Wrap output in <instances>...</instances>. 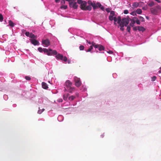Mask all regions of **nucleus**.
I'll return each instance as SVG.
<instances>
[{"label": "nucleus", "mask_w": 161, "mask_h": 161, "mask_svg": "<svg viewBox=\"0 0 161 161\" xmlns=\"http://www.w3.org/2000/svg\"><path fill=\"white\" fill-rule=\"evenodd\" d=\"M38 50L41 53L43 51L45 53H46L48 56L56 55L55 57L57 59H60L64 62L67 61L68 64L70 63V60H68L67 61V58L66 57H64L62 54L59 53L57 54V52L55 50H52L51 49H48L45 48H42L41 47L38 48Z\"/></svg>", "instance_id": "1"}, {"label": "nucleus", "mask_w": 161, "mask_h": 161, "mask_svg": "<svg viewBox=\"0 0 161 161\" xmlns=\"http://www.w3.org/2000/svg\"><path fill=\"white\" fill-rule=\"evenodd\" d=\"M72 82L69 80H67L65 82L64 85V91H67L70 93H72L74 92L75 90V88L72 86Z\"/></svg>", "instance_id": "2"}, {"label": "nucleus", "mask_w": 161, "mask_h": 161, "mask_svg": "<svg viewBox=\"0 0 161 161\" xmlns=\"http://www.w3.org/2000/svg\"><path fill=\"white\" fill-rule=\"evenodd\" d=\"M77 3L80 4V8L82 10L91 11L92 9V7L90 5L87 6V3L85 1L82 0H77Z\"/></svg>", "instance_id": "3"}, {"label": "nucleus", "mask_w": 161, "mask_h": 161, "mask_svg": "<svg viewBox=\"0 0 161 161\" xmlns=\"http://www.w3.org/2000/svg\"><path fill=\"white\" fill-rule=\"evenodd\" d=\"M94 47L95 48H97L99 51H101L104 50V47L102 45H100L96 44L95 43H92V45L90 46V48L86 51L87 52H90L93 48Z\"/></svg>", "instance_id": "4"}, {"label": "nucleus", "mask_w": 161, "mask_h": 161, "mask_svg": "<svg viewBox=\"0 0 161 161\" xmlns=\"http://www.w3.org/2000/svg\"><path fill=\"white\" fill-rule=\"evenodd\" d=\"M92 6L93 7V8L94 10L96 9L97 8H99L103 11H105L104 7L99 2H97L95 3L94 2H93L91 6V7Z\"/></svg>", "instance_id": "5"}, {"label": "nucleus", "mask_w": 161, "mask_h": 161, "mask_svg": "<svg viewBox=\"0 0 161 161\" xmlns=\"http://www.w3.org/2000/svg\"><path fill=\"white\" fill-rule=\"evenodd\" d=\"M74 81L75 82V86L77 87H79L81 84V82L80 78L76 76L74 77Z\"/></svg>", "instance_id": "6"}, {"label": "nucleus", "mask_w": 161, "mask_h": 161, "mask_svg": "<svg viewBox=\"0 0 161 161\" xmlns=\"http://www.w3.org/2000/svg\"><path fill=\"white\" fill-rule=\"evenodd\" d=\"M129 22L130 20L129 18H123L122 19L121 23V24H122V25H123L125 26H127L128 24L129 23Z\"/></svg>", "instance_id": "7"}, {"label": "nucleus", "mask_w": 161, "mask_h": 161, "mask_svg": "<svg viewBox=\"0 0 161 161\" xmlns=\"http://www.w3.org/2000/svg\"><path fill=\"white\" fill-rule=\"evenodd\" d=\"M69 5L70 7L73 8L75 9H77L78 6L77 3L73 1H72L71 2L69 3Z\"/></svg>", "instance_id": "8"}, {"label": "nucleus", "mask_w": 161, "mask_h": 161, "mask_svg": "<svg viewBox=\"0 0 161 161\" xmlns=\"http://www.w3.org/2000/svg\"><path fill=\"white\" fill-rule=\"evenodd\" d=\"M151 11L152 14H156L158 12V8L157 7H153L151 8Z\"/></svg>", "instance_id": "9"}, {"label": "nucleus", "mask_w": 161, "mask_h": 161, "mask_svg": "<svg viewBox=\"0 0 161 161\" xmlns=\"http://www.w3.org/2000/svg\"><path fill=\"white\" fill-rule=\"evenodd\" d=\"M115 15V12L113 11H111L110 12V15H109L108 17V19L110 21H113L114 19V18Z\"/></svg>", "instance_id": "10"}, {"label": "nucleus", "mask_w": 161, "mask_h": 161, "mask_svg": "<svg viewBox=\"0 0 161 161\" xmlns=\"http://www.w3.org/2000/svg\"><path fill=\"white\" fill-rule=\"evenodd\" d=\"M42 43L45 47H47L50 45V42L48 39H46L42 41Z\"/></svg>", "instance_id": "11"}, {"label": "nucleus", "mask_w": 161, "mask_h": 161, "mask_svg": "<svg viewBox=\"0 0 161 161\" xmlns=\"http://www.w3.org/2000/svg\"><path fill=\"white\" fill-rule=\"evenodd\" d=\"M30 41L31 43L35 46L39 45V42L36 40L34 39H31Z\"/></svg>", "instance_id": "12"}, {"label": "nucleus", "mask_w": 161, "mask_h": 161, "mask_svg": "<svg viewBox=\"0 0 161 161\" xmlns=\"http://www.w3.org/2000/svg\"><path fill=\"white\" fill-rule=\"evenodd\" d=\"M134 23H136L137 25H140V22L139 19L136 17H134Z\"/></svg>", "instance_id": "13"}, {"label": "nucleus", "mask_w": 161, "mask_h": 161, "mask_svg": "<svg viewBox=\"0 0 161 161\" xmlns=\"http://www.w3.org/2000/svg\"><path fill=\"white\" fill-rule=\"evenodd\" d=\"M87 88L85 85L82 86L80 88V90L82 92L87 91Z\"/></svg>", "instance_id": "14"}, {"label": "nucleus", "mask_w": 161, "mask_h": 161, "mask_svg": "<svg viewBox=\"0 0 161 161\" xmlns=\"http://www.w3.org/2000/svg\"><path fill=\"white\" fill-rule=\"evenodd\" d=\"M69 94L68 93H65L63 95V99L65 101H67Z\"/></svg>", "instance_id": "15"}, {"label": "nucleus", "mask_w": 161, "mask_h": 161, "mask_svg": "<svg viewBox=\"0 0 161 161\" xmlns=\"http://www.w3.org/2000/svg\"><path fill=\"white\" fill-rule=\"evenodd\" d=\"M42 86L44 89H47L48 88L47 84L45 82H43L42 83Z\"/></svg>", "instance_id": "16"}, {"label": "nucleus", "mask_w": 161, "mask_h": 161, "mask_svg": "<svg viewBox=\"0 0 161 161\" xmlns=\"http://www.w3.org/2000/svg\"><path fill=\"white\" fill-rule=\"evenodd\" d=\"M8 24H9L8 25L10 26L11 27H14L15 25V24L14 23L12 22V21L11 20H10L9 21Z\"/></svg>", "instance_id": "17"}, {"label": "nucleus", "mask_w": 161, "mask_h": 161, "mask_svg": "<svg viewBox=\"0 0 161 161\" xmlns=\"http://www.w3.org/2000/svg\"><path fill=\"white\" fill-rule=\"evenodd\" d=\"M57 119L59 121L61 122L63 120L64 117L62 115H60L58 117Z\"/></svg>", "instance_id": "18"}, {"label": "nucleus", "mask_w": 161, "mask_h": 161, "mask_svg": "<svg viewBox=\"0 0 161 161\" xmlns=\"http://www.w3.org/2000/svg\"><path fill=\"white\" fill-rule=\"evenodd\" d=\"M136 12L138 14H141L142 13V10L140 8H137L136 11Z\"/></svg>", "instance_id": "19"}, {"label": "nucleus", "mask_w": 161, "mask_h": 161, "mask_svg": "<svg viewBox=\"0 0 161 161\" xmlns=\"http://www.w3.org/2000/svg\"><path fill=\"white\" fill-rule=\"evenodd\" d=\"M75 98V96L72 95L68 97V99L70 101H72L74 100Z\"/></svg>", "instance_id": "20"}, {"label": "nucleus", "mask_w": 161, "mask_h": 161, "mask_svg": "<svg viewBox=\"0 0 161 161\" xmlns=\"http://www.w3.org/2000/svg\"><path fill=\"white\" fill-rule=\"evenodd\" d=\"M117 23L119 25L121 23L122 20L120 16H118L117 18Z\"/></svg>", "instance_id": "21"}, {"label": "nucleus", "mask_w": 161, "mask_h": 161, "mask_svg": "<svg viewBox=\"0 0 161 161\" xmlns=\"http://www.w3.org/2000/svg\"><path fill=\"white\" fill-rule=\"evenodd\" d=\"M139 5V4L137 2H134L132 4V6L134 8H137Z\"/></svg>", "instance_id": "22"}, {"label": "nucleus", "mask_w": 161, "mask_h": 161, "mask_svg": "<svg viewBox=\"0 0 161 161\" xmlns=\"http://www.w3.org/2000/svg\"><path fill=\"white\" fill-rule=\"evenodd\" d=\"M29 37L31 38L34 39L36 38V36L33 33H31Z\"/></svg>", "instance_id": "23"}, {"label": "nucleus", "mask_w": 161, "mask_h": 161, "mask_svg": "<svg viewBox=\"0 0 161 161\" xmlns=\"http://www.w3.org/2000/svg\"><path fill=\"white\" fill-rule=\"evenodd\" d=\"M154 5V3L153 1L150 2L148 4V5L150 7H152Z\"/></svg>", "instance_id": "24"}, {"label": "nucleus", "mask_w": 161, "mask_h": 161, "mask_svg": "<svg viewBox=\"0 0 161 161\" xmlns=\"http://www.w3.org/2000/svg\"><path fill=\"white\" fill-rule=\"evenodd\" d=\"M39 109H40V108H39ZM45 110V109L44 108H42V109L41 110L40 109H39L38 111V113L39 114H42L43 112Z\"/></svg>", "instance_id": "25"}, {"label": "nucleus", "mask_w": 161, "mask_h": 161, "mask_svg": "<svg viewBox=\"0 0 161 161\" xmlns=\"http://www.w3.org/2000/svg\"><path fill=\"white\" fill-rule=\"evenodd\" d=\"M119 25L120 26V30L122 31H123L124 30V27L125 25L122 24H119Z\"/></svg>", "instance_id": "26"}, {"label": "nucleus", "mask_w": 161, "mask_h": 161, "mask_svg": "<svg viewBox=\"0 0 161 161\" xmlns=\"http://www.w3.org/2000/svg\"><path fill=\"white\" fill-rule=\"evenodd\" d=\"M138 30L139 31H143L144 30V28L142 27L138 26Z\"/></svg>", "instance_id": "27"}, {"label": "nucleus", "mask_w": 161, "mask_h": 161, "mask_svg": "<svg viewBox=\"0 0 161 161\" xmlns=\"http://www.w3.org/2000/svg\"><path fill=\"white\" fill-rule=\"evenodd\" d=\"M24 52L25 53L29 54H30V52L28 49H24L23 50Z\"/></svg>", "instance_id": "28"}, {"label": "nucleus", "mask_w": 161, "mask_h": 161, "mask_svg": "<svg viewBox=\"0 0 161 161\" xmlns=\"http://www.w3.org/2000/svg\"><path fill=\"white\" fill-rule=\"evenodd\" d=\"M60 8L61 9L63 8L64 9H65L67 8V5H62L61 6Z\"/></svg>", "instance_id": "29"}, {"label": "nucleus", "mask_w": 161, "mask_h": 161, "mask_svg": "<svg viewBox=\"0 0 161 161\" xmlns=\"http://www.w3.org/2000/svg\"><path fill=\"white\" fill-rule=\"evenodd\" d=\"M3 18L2 15L1 14H0V21H3Z\"/></svg>", "instance_id": "30"}, {"label": "nucleus", "mask_w": 161, "mask_h": 161, "mask_svg": "<svg viewBox=\"0 0 161 161\" xmlns=\"http://www.w3.org/2000/svg\"><path fill=\"white\" fill-rule=\"evenodd\" d=\"M25 78L26 80L29 81L31 79V77L29 76H25Z\"/></svg>", "instance_id": "31"}, {"label": "nucleus", "mask_w": 161, "mask_h": 161, "mask_svg": "<svg viewBox=\"0 0 161 161\" xmlns=\"http://www.w3.org/2000/svg\"><path fill=\"white\" fill-rule=\"evenodd\" d=\"M139 19L140 20L142 21V22H144L145 21V19L142 16H139Z\"/></svg>", "instance_id": "32"}, {"label": "nucleus", "mask_w": 161, "mask_h": 161, "mask_svg": "<svg viewBox=\"0 0 161 161\" xmlns=\"http://www.w3.org/2000/svg\"><path fill=\"white\" fill-rule=\"evenodd\" d=\"M30 34L31 33H30L28 31L26 32L25 33V35L28 37L30 36Z\"/></svg>", "instance_id": "33"}, {"label": "nucleus", "mask_w": 161, "mask_h": 161, "mask_svg": "<svg viewBox=\"0 0 161 161\" xmlns=\"http://www.w3.org/2000/svg\"><path fill=\"white\" fill-rule=\"evenodd\" d=\"M43 102V101L42 98H41L39 99L38 100V103H42Z\"/></svg>", "instance_id": "34"}, {"label": "nucleus", "mask_w": 161, "mask_h": 161, "mask_svg": "<svg viewBox=\"0 0 161 161\" xmlns=\"http://www.w3.org/2000/svg\"><path fill=\"white\" fill-rule=\"evenodd\" d=\"M84 48V47L83 45L80 46L79 47V49L80 50H83Z\"/></svg>", "instance_id": "35"}, {"label": "nucleus", "mask_w": 161, "mask_h": 161, "mask_svg": "<svg viewBox=\"0 0 161 161\" xmlns=\"http://www.w3.org/2000/svg\"><path fill=\"white\" fill-rule=\"evenodd\" d=\"M113 18H114L113 20H114V24H116L115 22L117 21V18L116 16H115V17H114Z\"/></svg>", "instance_id": "36"}, {"label": "nucleus", "mask_w": 161, "mask_h": 161, "mask_svg": "<svg viewBox=\"0 0 161 161\" xmlns=\"http://www.w3.org/2000/svg\"><path fill=\"white\" fill-rule=\"evenodd\" d=\"M88 4H89V5H90L91 6L93 2H92L91 1H88L87 2Z\"/></svg>", "instance_id": "37"}, {"label": "nucleus", "mask_w": 161, "mask_h": 161, "mask_svg": "<svg viewBox=\"0 0 161 161\" xmlns=\"http://www.w3.org/2000/svg\"><path fill=\"white\" fill-rule=\"evenodd\" d=\"M3 98L4 100H7L8 99V96L6 95H4L3 96Z\"/></svg>", "instance_id": "38"}, {"label": "nucleus", "mask_w": 161, "mask_h": 161, "mask_svg": "<svg viewBox=\"0 0 161 161\" xmlns=\"http://www.w3.org/2000/svg\"><path fill=\"white\" fill-rule=\"evenodd\" d=\"M130 27L129 25L127 26V30L128 32H130Z\"/></svg>", "instance_id": "39"}, {"label": "nucleus", "mask_w": 161, "mask_h": 161, "mask_svg": "<svg viewBox=\"0 0 161 161\" xmlns=\"http://www.w3.org/2000/svg\"><path fill=\"white\" fill-rule=\"evenodd\" d=\"M156 77L155 76H153L152 78V81H155L156 80Z\"/></svg>", "instance_id": "40"}, {"label": "nucleus", "mask_w": 161, "mask_h": 161, "mask_svg": "<svg viewBox=\"0 0 161 161\" xmlns=\"http://www.w3.org/2000/svg\"><path fill=\"white\" fill-rule=\"evenodd\" d=\"M105 10L108 13H110L111 9L109 8H106Z\"/></svg>", "instance_id": "41"}, {"label": "nucleus", "mask_w": 161, "mask_h": 161, "mask_svg": "<svg viewBox=\"0 0 161 161\" xmlns=\"http://www.w3.org/2000/svg\"><path fill=\"white\" fill-rule=\"evenodd\" d=\"M129 13L128 11L127 10H124V13L125 14H128Z\"/></svg>", "instance_id": "42"}, {"label": "nucleus", "mask_w": 161, "mask_h": 161, "mask_svg": "<svg viewBox=\"0 0 161 161\" xmlns=\"http://www.w3.org/2000/svg\"><path fill=\"white\" fill-rule=\"evenodd\" d=\"M107 52L110 54H112L113 53V52L112 51H111V50H109L108 51H107Z\"/></svg>", "instance_id": "43"}, {"label": "nucleus", "mask_w": 161, "mask_h": 161, "mask_svg": "<svg viewBox=\"0 0 161 161\" xmlns=\"http://www.w3.org/2000/svg\"><path fill=\"white\" fill-rule=\"evenodd\" d=\"M135 23H134V22L133 23H131L130 24V26H131V27H133V26L134 25V24Z\"/></svg>", "instance_id": "44"}, {"label": "nucleus", "mask_w": 161, "mask_h": 161, "mask_svg": "<svg viewBox=\"0 0 161 161\" xmlns=\"http://www.w3.org/2000/svg\"><path fill=\"white\" fill-rule=\"evenodd\" d=\"M61 3L62 4H64L65 3V1L64 0H62L61 1Z\"/></svg>", "instance_id": "45"}, {"label": "nucleus", "mask_w": 161, "mask_h": 161, "mask_svg": "<svg viewBox=\"0 0 161 161\" xmlns=\"http://www.w3.org/2000/svg\"><path fill=\"white\" fill-rule=\"evenodd\" d=\"M130 14L131 15H134L135 14H136V13L134 12H132L131 13H130Z\"/></svg>", "instance_id": "46"}, {"label": "nucleus", "mask_w": 161, "mask_h": 161, "mask_svg": "<svg viewBox=\"0 0 161 161\" xmlns=\"http://www.w3.org/2000/svg\"><path fill=\"white\" fill-rule=\"evenodd\" d=\"M63 100L62 99H59L58 100V102H61Z\"/></svg>", "instance_id": "47"}, {"label": "nucleus", "mask_w": 161, "mask_h": 161, "mask_svg": "<svg viewBox=\"0 0 161 161\" xmlns=\"http://www.w3.org/2000/svg\"><path fill=\"white\" fill-rule=\"evenodd\" d=\"M75 95L77 97H78L79 96V94L78 93H75Z\"/></svg>", "instance_id": "48"}, {"label": "nucleus", "mask_w": 161, "mask_h": 161, "mask_svg": "<svg viewBox=\"0 0 161 161\" xmlns=\"http://www.w3.org/2000/svg\"><path fill=\"white\" fill-rule=\"evenodd\" d=\"M156 1L159 3H160L161 2V1L160 0H156Z\"/></svg>", "instance_id": "49"}, {"label": "nucleus", "mask_w": 161, "mask_h": 161, "mask_svg": "<svg viewBox=\"0 0 161 161\" xmlns=\"http://www.w3.org/2000/svg\"><path fill=\"white\" fill-rule=\"evenodd\" d=\"M60 1V0H55V1L56 3H57Z\"/></svg>", "instance_id": "50"}, {"label": "nucleus", "mask_w": 161, "mask_h": 161, "mask_svg": "<svg viewBox=\"0 0 161 161\" xmlns=\"http://www.w3.org/2000/svg\"><path fill=\"white\" fill-rule=\"evenodd\" d=\"M16 104H14L13 105V107H16Z\"/></svg>", "instance_id": "51"}, {"label": "nucleus", "mask_w": 161, "mask_h": 161, "mask_svg": "<svg viewBox=\"0 0 161 161\" xmlns=\"http://www.w3.org/2000/svg\"><path fill=\"white\" fill-rule=\"evenodd\" d=\"M66 0V1H67L69 2V3L70 2H70L71 1H72V0Z\"/></svg>", "instance_id": "52"}, {"label": "nucleus", "mask_w": 161, "mask_h": 161, "mask_svg": "<svg viewBox=\"0 0 161 161\" xmlns=\"http://www.w3.org/2000/svg\"><path fill=\"white\" fill-rule=\"evenodd\" d=\"M133 29L134 30H137V29L136 27H134L133 28Z\"/></svg>", "instance_id": "53"}, {"label": "nucleus", "mask_w": 161, "mask_h": 161, "mask_svg": "<svg viewBox=\"0 0 161 161\" xmlns=\"http://www.w3.org/2000/svg\"><path fill=\"white\" fill-rule=\"evenodd\" d=\"M101 136V137L103 138L104 136V135L103 134Z\"/></svg>", "instance_id": "54"}, {"label": "nucleus", "mask_w": 161, "mask_h": 161, "mask_svg": "<svg viewBox=\"0 0 161 161\" xmlns=\"http://www.w3.org/2000/svg\"><path fill=\"white\" fill-rule=\"evenodd\" d=\"M146 18L147 19H148V17H146Z\"/></svg>", "instance_id": "55"}, {"label": "nucleus", "mask_w": 161, "mask_h": 161, "mask_svg": "<svg viewBox=\"0 0 161 161\" xmlns=\"http://www.w3.org/2000/svg\"><path fill=\"white\" fill-rule=\"evenodd\" d=\"M88 43H89V44H91V43H90V42H88Z\"/></svg>", "instance_id": "56"}, {"label": "nucleus", "mask_w": 161, "mask_h": 161, "mask_svg": "<svg viewBox=\"0 0 161 161\" xmlns=\"http://www.w3.org/2000/svg\"><path fill=\"white\" fill-rule=\"evenodd\" d=\"M159 73H161V72L160 71H159Z\"/></svg>", "instance_id": "57"}, {"label": "nucleus", "mask_w": 161, "mask_h": 161, "mask_svg": "<svg viewBox=\"0 0 161 161\" xmlns=\"http://www.w3.org/2000/svg\"><path fill=\"white\" fill-rule=\"evenodd\" d=\"M142 9H144V8H142Z\"/></svg>", "instance_id": "58"}, {"label": "nucleus", "mask_w": 161, "mask_h": 161, "mask_svg": "<svg viewBox=\"0 0 161 161\" xmlns=\"http://www.w3.org/2000/svg\"><path fill=\"white\" fill-rule=\"evenodd\" d=\"M158 40H159V37L158 38Z\"/></svg>", "instance_id": "59"}]
</instances>
